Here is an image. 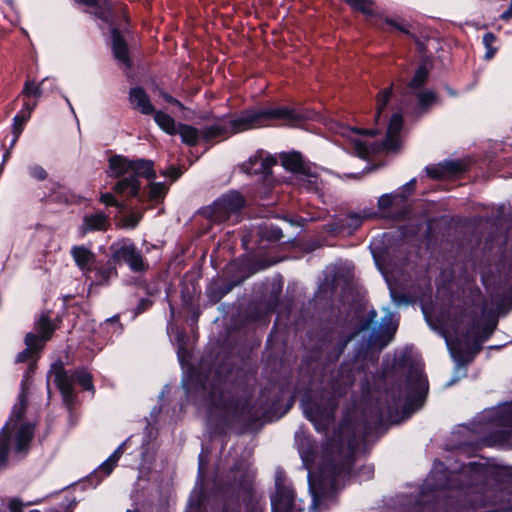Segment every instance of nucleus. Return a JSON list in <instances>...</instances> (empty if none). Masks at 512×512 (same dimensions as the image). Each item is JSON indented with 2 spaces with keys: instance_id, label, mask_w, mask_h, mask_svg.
I'll return each mask as SVG.
<instances>
[{
  "instance_id": "nucleus-44",
  "label": "nucleus",
  "mask_w": 512,
  "mask_h": 512,
  "mask_svg": "<svg viewBox=\"0 0 512 512\" xmlns=\"http://www.w3.org/2000/svg\"><path fill=\"white\" fill-rule=\"evenodd\" d=\"M100 201L106 206H114L120 209L124 208V204L120 203L111 193L101 194Z\"/></svg>"
},
{
  "instance_id": "nucleus-23",
  "label": "nucleus",
  "mask_w": 512,
  "mask_h": 512,
  "mask_svg": "<svg viewBox=\"0 0 512 512\" xmlns=\"http://www.w3.org/2000/svg\"><path fill=\"white\" fill-rule=\"evenodd\" d=\"M78 3L88 7H95L94 15L105 23L112 19L111 5L108 0H76Z\"/></svg>"
},
{
  "instance_id": "nucleus-50",
  "label": "nucleus",
  "mask_w": 512,
  "mask_h": 512,
  "mask_svg": "<svg viewBox=\"0 0 512 512\" xmlns=\"http://www.w3.org/2000/svg\"><path fill=\"white\" fill-rule=\"evenodd\" d=\"M102 274L105 279H109L110 277L115 276L117 274V271H116V268L109 267V268L105 269L104 271H102Z\"/></svg>"
},
{
  "instance_id": "nucleus-45",
  "label": "nucleus",
  "mask_w": 512,
  "mask_h": 512,
  "mask_svg": "<svg viewBox=\"0 0 512 512\" xmlns=\"http://www.w3.org/2000/svg\"><path fill=\"white\" fill-rule=\"evenodd\" d=\"M23 502L19 498H10L7 502L9 512H23Z\"/></svg>"
},
{
  "instance_id": "nucleus-10",
  "label": "nucleus",
  "mask_w": 512,
  "mask_h": 512,
  "mask_svg": "<svg viewBox=\"0 0 512 512\" xmlns=\"http://www.w3.org/2000/svg\"><path fill=\"white\" fill-rule=\"evenodd\" d=\"M60 390L65 403H71L74 400L73 384L77 382L84 390L94 392L92 375L84 368L74 370L71 374L65 370L61 362L52 365L49 372V378Z\"/></svg>"
},
{
  "instance_id": "nucleus-30",
  "label": "nucleus",
  "mask_w": 512,
  "mask_h": 512,
  "mask_svg": "<svg viewBox=\"0 0 512 512\" xmlns=\"http://www.w3.org/2000/svg\"><path fill=\"white\" fill-rule=\"evenodd\" d=\"M50 190L51 193L47 197L52 202L68 204L74 201V195L59 183H51Z\"/></svg>"
},
{
  "instance_id": "nucleus-28",
  "label": "nucleus",
  "mask_w": 512,
  "mask_h": 512,
  "mask_svg": "<svg viewBox=\"0 0 512 512\" xmlns=\"http://www.w3.org/2000/svg\"><path fill=\"white\" fill-rule=\"evenodd\" d=\"M35 329L40 334L38 335L41 339V346L51 337L55 330V327L48 316V314H42L35 323Z\"/></svg>"
},
{
  "instance_id": "nucleus-7",
  "label": "nucleus",
  "mask_w": 512,
  "mask_h": 512,
  "mask_svg": "<svg viewBox=\"0 0 512 512\" xmlns=\"http://www.w3.org/2000/svg\"><path fill=\"white\" fill-rule=\"evenodd\" d=\"M209 419L217 418L223 423L258 420L267 411L264 407L251 405L250 399L234 397L222 385L213 386L206 399Z\"/></svg>"
},
{
  "instance_id": "nucleus-15",
  "label": "nucleus",
  "mask_w": 512,
  "mask_h": 512,
  "mask_svg": "<svg viewBox=\"0 0 512 512\" xmlns=\"http://www.w3.org/2000/svg\"><path fill=\"white\" fill-rule=\"evenodd\" d=\"M415 181L411 180L406 183L401 189L380 196L378 199V208L380 211L385 213L386 215H392L393 211L396 209H400L404 206V203L408 197V195L414 189Z\"/></svg>"
},
{
  "instance_id": "nucleus-24",
  "label": "nucleus",
  "mask_w": 512,
  "mask_h": 512,
  "mask_svg": "<svg viewBox=\"0 0 512 512\" xmlns=\"http://www.w3.org/2000/svg\"><path fill=\"white\" fill-rule=\"evenodd\" d=\"M281 162L283 167L291 172H298L302 174H308L306 164L304 163L302 156L298 152H290L281 154Z\"/></svg>"
},
{
  "instance_id": "nucleus-52",
  "label": "nucleus",
  "mask_w": 512,
  "mask_h": 512,
  "mask_svg": "<svg viewBox=\"0 0 512 512\" xmlns=\"http://www.w3.org/2000/svg\"><path fill=\"white\" fill-rule=\"evenodd\" d=\"M408 401H409V402H413V401H415V402H416V408H415V409H412L411 411H409V412H408V415H411L412 413H414V412H415V410H416V409H418V408L421 406L422 402L419 404V402H418L416 399H412V398H411V397H409V396H408Z\"/></svg>"
},
{
  "instance_id": "nucleus-43",
  "label": "nucleus",
  "mask_w": 512,
  "mask_h": 512,
  "mask_svg": "<svg viewBox=\"0 0 512 512\" xmlns=\"http://www.w3.org/2000/svg\"><path fill=\"white\" fill-rule=\"evenodd\" d=\"M28 169L30 176L38 181H43L47 178V172L42 166L32 165Z\"/></svg>"
},
{
  "instance_id": "nucleus-6",
  "label": "nucleus",
  "mask_w": 512,
  "mask_h": 512,
  "mask_svg": "<svg viewBox=\"0 0 512 512\" xmlns=\"http://www.w3.org/2000/svg\"><path fill=\"white\" fill-rule=\"evenodd\" d=\"M319 368L320 349L315 346L302 359L296 386L304 416L313 424L317 432H320Z\"/></svg>"
},
{
  "instance_id": "nucleus-37",
  "label": "nucleus",
  "mask_w": 512,
  "mask_h": 512,
  "mask_svg": "<svg viewBox=\"0 0 512 512\" xmlns=\"http://www.w3.org/2000/svg\"><path fill=\"white\" fill-rule=\"evenodd\" d=\"M392 95V87L385 88L379 92L376 98V114H375V122L378 123L380 121L381 114L385 109L386 105L390 101Z\"/></svg>"
},
{
  "instance_id": "nucleus-58",
  "label": "nucleus",
  "mask_w": 512,
  "mask_h": 512,
  "mask_svg": "<svg viewBox=\"0 0 512 512\" xmlns=\"http://www.w3.org/2000/svg\"><path fill=\"white\" fill-rule=\"evenodd\" d=\"M382 274L384 275V277L386 278V282L389 283V279L388 277L386 276V274L382 271Z\"/></svg>"
},
{
  "instance_id": "nucleus-3",
  "label": "nucleus",
  "mask_w": 512,
  "mask_h": 512,
  "mask_svg": "<svg viewBox=\"0 0 512 512\" xmlns=\"http://www.w3.org/2000/svg\"><path fill=\"white\" fill-rule=\"evenodd\" d=\"M153 166L154 163L151 160H130L120 155L111 157L109 160L111 176L118 179L113 190L128 198L135 197L141 203L148 202L153 205L161 202L167 192L164 183L151 182L147 191L140 190L141 178L152 180L156 177Z\"/></svg>"
},
{
  "instance_id": "nucleus-27",
  "label": "nucleus",
  "mask_w": 512,
  "mask_h": 512,
  "mask_svg": "<svg viewBox=\"0 0 512 512\" xmlns=\"http://www.w3.org/2000/svg\"><path fill=\"white\" fill-rule=\"evenodd\" d=\"M177 134L180 135L182 142L189 146H195L201 138V130L188 124L179 123Z\"/></svg>"
},
{
  "instance_id": "nucleus-48",
  "label": "nucleus",
  "mask_w": 512,
  "mask_h": 512,
  "mask_svg": "<svg viewBox=\"0 0 512 512\" xmlns=\"http://www.w3.org/2000/svg\"><path fill=\"white\" fill-rule=\"evenodd\" d=\"M160 95L163 97V99L172 104V105H177L179 107H182V104L179 100H177L176 98L172 97L171 95H169L168 93L166 92H161Z\"/></svg>"
},
{
  "instance_id": "nucleus-46",
  "label": "nucleus",
  "mask_w": 512,
  "mask_h": 512,
  "mask_svg": "<svg viewBox=\"0 0 512 512\" xmlns=\"http://www.w3.org/2000/svg\"><path fill=\"white\" fill-rule=\"evenodd\" d=\"M28 120H18L16 121L15 120V117L13 118V134H14V139H13V143L17 141V139L19 138L22 130H23V127L24 125L26 124Z\"/></svg>"
},
{
  "instance_id": "nucleus-41",
  "label": "nucleus",
  "mask_w": 512,
  "mask_h": 512,
  "mask_svg": "<svg viewBox=\"0 0 512 512\" xmlns=\"http://www.w3.org/2000/svg\"><path fill=\"white\" fill-rule=\"evenodd\" d=\"M143 213L140 211H132L121 219L122 226L125 228H135L142 219Z\"/></svg>"
},
{
  "instance_id": "nucleus-35",
  "label": "nucleus",
  "mask_w": 512,
  "mask_h": 512,
  "mask_svg": "<svg viewBox=\"0 0 512 512\" xmlns=\"http://www.w3.org/2000/svg\"><path fill=\"white\" fill-rule=\"evenodd\" d=\"M261 239L269 242H277L283 238L282 230L274 225L263 224L259 227Z\"/></svg>"
},
{
  "instance_id": "nucleus-32",
  "label": "nucleus",
  "mask_w": 512,
  "mask_h": 512,
  "mask_svg": "<svg viewBox=\"0 0 512 512\" xmlns=\"http://www.w3.org/2000/svg\"><path fill=\"white\" fill-rule=\"evenodd\" d=\"M397 326L398 323L394 319V315L390 312H387L380 324L383 335L387 337V340L385 341V343L381 345V347L386 346L388 342L392 340V337L397 329Z\"/></svg>"
},
{
  "instance_id": "nucleus-47",
  "label": "nucleus",
  "mask_w": 512,
  "mask_h": 512,
  "mask_svg": "<svg viewBox=\"0 0 512 512\" xmlns=\"http://www.w3.org/2000/svg\"><path fill=\"white\" fill-rule=\"evenodd\" d=\"M247 512H263L265 508V503H262L259 500H251L247 503Z\"/></svg>"
},
{
  "instance_id": "nucleus-33",
  "label": "nucleus",
  "mask_w": 512,
  "mask_h": 512,
  "mask_svg": "<svg viewBox=\"0 0 512 512\" xmlns=\"http://www.w3.org/2000/svg\"><path fill=\"white\" fill-rule=\"evenodd\" d=\"M428 79V70L425 66H421L415 72L413 78L408 83V89L411 94H414L417 90H422L423 85Z\"/></svg>"
},
{
  "instance_id": "nucleus-31",
  "label": "nucleus",
  "mask_w": 512,
  "mask_h": 512,
  "mask_svg": "<svg viewBox=\"0 0 512 512\" xmlns=\"http://www.w3.org/2000/svg\"><path fill=\"white\" fill-rule=\"evenodd\" d=\"M123 453V444L120 445L111 455L110 457L103 462L98 469L95 471V474H101L106 477L111 474L114 467L116 466L118 460L120 459Z\"/></svg>"
},
{
  "instance_id": "nucleus-42",
  "label": "nucleus",
  "mask_w": 512,
  "mask_h": 512,
  "mask_svg": "<svg viewBox=\"0 0 512 512\" xmlns=\"http://www.w3.org/2000/svg\"><path fill=\"white\" fill-rule=\"evenodd\" d=\"M36 107V102L34 103H29V102H24L23 103V107L22 109L18 112V114L15 115V120L18 121V120H28L31 116V113L32 111L35 109Z\"/></svg>"
},
{
  "instance_id": "nucleus-38",
  "label": "nucleus",
  "mask_w": 512,
  "mask_h": 512,
  "mask_svg": "<svg viewBox=\"0 0 512 512\" xmlns=\"http://www.w3.org/2000/svg\"><path fill=\"white\" fill-rule=\"evenodd\" d=\"M232 289L231 284L218 285L212 284L207 290V296L213 303L219 302Z\"/></svg>"
},
{
  "instance_id": "nucleus-5",
  "label": "nucleus",
  "mask_w": 512,
  "mask_h": 512,
  "mask_svg": "<svg viewBox=\"0 0 512 512\" xmlns=\"http://www.w3.org/2000/svg\"><path fill=\"white\" fill-rule=\"evenodd\" d=\"M33 370L30 365L20 384L18 401L13 406L10 418L0 431V468L6 466L11 446L16 454H26L34 436V425L24 420L27 408L29 373Z\"/></svg>"
},
{
  "instance_id": "nucleus-12",
  "label": "nucleus",
  "mask_w": 512,
  "mask_h": 512,
  "mask_svg": "<svg viewBox=\"0 0 512 512\" xmlns=\"http://www.w3.org/2000/svg\"><path fill=\"white\" fill-rule=\"evenodd\" d=\"M244 205L245 199L242 194L231 190L214 201L209 209V217L211 221L216 223H222L230 219L233 222H237L239 213Z\"/></svg>"
},
{
  "instance_id": "nucleus-18",
  "label": "nucleus",
  "mask_w": 512,
  "mask_h": 512,
  "mask_svg": "<svg viewBox=\"0 0 512 512\" xmlns=\"http://www.w3.org/2000/svg\"><path fill=\"white\" fill-rule=\"evenodd\" d=\"M129 102L133 109L144 115H151L155 112L149 96L141 87L131 88L129 91Z\"/></svg>"
},
{
  "instance_id": "nucleus-4",
  "label": "nucleus",
  "mask_w": 512,
  "mask_h": 512,
  "mask_svg": "<svg viewBox=\"0 0 512 512\" xmlns=\"http://www.w3.org/2000/svg\"><path fill=\"white\" fill-rule=\"evenodd\" d=\"M358 444L350 425H343L322 448V507L332 501L337 492L335 477L345 472Z\"/></svg>"
},
{
  "instance_id": "nucleus-51",
  "label": "nucleus",
  "mask_w": 512,
  "mask_h": 512,
  "mask_svg": "<svg viewBox=\"0 0 512 512\" xmlns=\"http://www.w3.org/2000/svg\"><path fill=\"white\" fill-rule=\"evenodd\" d=\"M500 18L502 20H508L512 18V2L510 3L509 8L501 14Z\"/></svg>"
},
{
  "instance_id": "nucleus-13",
  "label": "nucleus",
  "mask_w": 512,
  "mask_h": 512,
  "mask_svg": "<svg viewBox=\"0 0 512 512\" xmlns=\"http://www.w3.org/2000/svg\"><path fill=\"white\" fill-rule=\"evenodd\" d=\"M275 487V494L271 497L272 512H302L303 509L295 505L294 491L290 486L277 478Z\"/></svg>"
},
{
  "instance_id": "nucleus-11",
  "label": "nucleus",
  "mask_w": 512,
  "mask_h": 512,
  "mask_svg": "<svg viewBox=\"0 0 512 512\" xmlns=\"http://www.w3.org/2000/svg\"><path fill=\"white\" fill-rule=\"evenodd\" d=\"M111 260L118 265L126 264L132 272H145L149 265L142 252L130 239H121L113 242L109 247Z\"/></svg>"
},
{
  "instance_id": "nucleus-8",
  "label": "nucleus",
  "mask_w": 512,
  "mask_h": 512,
  "mask_svg": "<svg viewBox=\"0 0 512 512\" xmlns=\"http://www.w3.org/2000/svg\"><path fill=\"white\" fill-rule=\"evenodd\" d=\"M403 126V118L400 114L395 113L391 116L386 138L381 143L375 140L374 130H359L345 128L342 135L348 141L350 148L355 154L363 159H367L372 155L381 151H396L401 146V129Z\"/></svg>"
},
{
  "instance_id": "nucleus-16",
  "label": "nucleus",
  "mask_w": 512,
  "mask_h": 512,
  "mask_svg": "<svg viewBox=\"0 0 512 512\" xmlns=\"http://www.w3.org/2000/svg\"><path fill=\"white\" fill-rule=\"evenodd\" d=\"M408 395L412 399H416L419 404L428 391V382L423 376V365L421 363L414 364L407 377Z\"/></svg>"
},
{
  "instance_id": "nucleus-26",
  "label": "nucleus",
  "mask_w": 512,
  "mask_h": 512,
  "mask_svg": "<svg viewBox=\"0 0 512 512\" xmlns=\"http://www.w3.org/2000/svg\"><path fill=\"white\" fill-rule=\"evenodd\" d=\"M275 157L271 155L264 156L263 152L249 159L250 169L255 173H261L267 175L270 172L272 166L276 164Z\"/></svg>"
},
{
  "instance_id": "nucleus-9",
  "label": "nucleus",
  "mask_w": 512,
  "mask_h": 512,
  "mask_svg": "<svg viewBox=\"0 0 512 512\" xmlns=\"http://www.w3.org/2000/svg\"><path fill=\"white\" fill-rule=\"evenodd\" d=\"M295 442L298 447L303 466L308 470V488L312 496V508L320 503V474L315 467L318 457L316 442L300 427L295 433Z\"/></svg>"
},
{
  "instance_id": "nucleus-53",
  "label": "nucleus",
  "mask_w": 512,
  "mask_h": 512,
  "mask_svg": "<svg viewBox=\"0 0 512 512\" xmlns=\"http://www.w3.org/2000/svg\"><path fill=\"white\" fill-rule=\"evenodd\" d=\"M408 401H409V402H413V401H415V402H416V408H415V409H412L411 411H409V412H408V415H411L412 413H414V412H415V410H416V409H418V408L421 406L422 402L419 404V402H418L416 399H412V398H411V397H409V396H408Z\"/></svg>"
},
{
  "instance_id": "nucleus-34",
  "label": "nucleus",
  "mask_w": 512,
  "mask_h": 512,
  "mask_svg": "<svg viewBox=\"0 0 512 512\" xmlns=\"http://www.w3.org/2000/svg\"><path fill=\"white\" fill-rule=\"evenodd\" d=\"M352 9L367 16L377 15V8L372 0H344Z\"/></svg>"
},
{
  "instance_id": "nucleus-40",
  "label": "nucleus",
  "mask_w": 512,
  "mask_h": 512,
  "mask_svg": "<svg viewBox=\"0 0 512 512\" xmlns=\"http://www.w3.org/2000/svg\"><path fill=\"white\" fill-rule=\"evenodd\" d=\"M496 40L497 38L493 33L488 32L483 35V45L486 49L484 58L486 60L492 59L497 52V48L494 47Z\"/></svg>"
},
{
  "instance_id": "nucleus-19",
  "label": "nucleus",
  "mask_w": 512,
  "mask_h": 512,
  "mask_svg": "<svg viewBox=\"0 0 512 512\" xmlns=\"http://www.w3.org/2000/svg\"><path fill=\"white\" fill-rule=\"evenodd\" d=\"M70 253L82 272L92 271L96 259L94 253L89 248L84 245H75L71 248Z\"/></svg>"
},
{
  "instance_id": "nucleus-20",
  "label": "nucleus",
  "mask_w": 512,
  "mask_h": 512,
  "mask_svg": "<svg viewBox=\"0 0 512 512\" xmlns=\"http://www.w3.org/2000/svg\"><path fill=\"white\" fill-rule=\"evenodd\" d=\"M109 216L101 211L85 214L83 217V233L91 231H105L109 228Z\"/></svg>"
},
{
  "instance_id": "nucleus-21",
  "label": "nucleus",
  "mask_w": 512,
  "mask_h": 512,
  "mask_svg": "<svg viewBox=\"0 0 512 512\" xmlns=\"http://www.w3.org/2000/svg\"><path fill=\"white\" fill-rule=\"evenodd\" d=\"M463 170V166L459 162L445 161L426 168L428 176L433 179H444L457 174Z\"/></svg>"
},
{
  "instance_id": "nucleus-1",
  "label": "nucleus",
  "mask_w": 512,
  "mask_h": 512,
  "mask_svg": "<svg viewBox=\"0 0 512 512\" xmlns=\"http://www.w3.org/2000/svg\"><path fill=\"white\" fill-rule=\"evenodd\" d=\"M427 322L434 330H439L444 337L446 346L455 362V375L448 383L451 385L456 380L466 375L465 366L475 353L481 349V345L496 328L497 321L494 317L487 319L482 328L473 322L470 315L458 314L456 309L441 314L436 323L425 315Z\"/></svg>"
},
{
  "instance_id": "nucleus-36",
  "label": "nucleus",
  "mask_w": 512,
  "mask_h": 512,
  "mask_svg": "<svg viewBox=\"0 0 512 512\" xmlns=\"http://www.w3.org/2000/svg\"><path fill=\"white\" fill-rule=\"evenodd\" d=\"M413 95H415L418 105L422 110L427 109L437 99V95L432 89L417 90Z\"/></svg>"
},
{
  "instance_id": "nucleus-29",
  "label": "nucleus",
  "mask_w": 512,
  "mask_h": 512,
  "mask_svg": "<svg viewBox=\"0 0 512 512\" xmlns=\"http://www.w3.org/2000/svg\"><path fill=\"white\" fill-rule=\"evenodd\" d=\"M154 120L157 125L169 135L177 134L178 124L170 115L162 111L154 112Z\"/></svg>"
},
{
  "instance_id": "nucleus-17",
  "label": "nucleus",
  "mask_w": 512,
  "mask_h": 512,
  "mask_svg": "<svg viewBox=\"0 0 512 512\" xmlns=\"http://www.w3.org/2000/svg\"><path fill=\"white\" fill-rule=\"evenodd\" d=\"M492 426L504 429L493 439L488 440L489 445L504 443L510 440V431L506 428H512V403L505 404L494 412Z\"/></svg>"
},
{
  "instance_id": "nucleus-14",
  "label": "nucleus",
  "mask_w": 512,
  "mask_h": 512,
  "mask_svg": "<svg viewBox=\"0 0 512 512\" xmlns=\"http://www.w3.org/2000/svg\"><path fill=\"white\" fill-rule=\"evenodd\" d=\"M322 232L325 231L329 235H338L345 232L346 229L354 230L362 223V217L358 214H350L342 217L332 215H322Z\"/></svg>"
},
{
  "instance_id": "nucleus-54",
  "label": "nucleus",
  "mask_w": 512,
  "mask_h": 512,
  "mask_svg": "<svg viewBox=\"0 0 512 512\" xmlns=\"http://www.w3.org/2000/svg\"><path fill=\"white\" fill-rule=\"evenodd\" d=\"M408 401H409V402H413V401H415V402H416V408H415V409H412L411 411H409V412H408V415H411L412 413H414V412H415V410H416V409H418V408L421 406L422 402L419 404V402H418L416 399H412V398H411V397H409V396H408Z\"/></svg>"
},
{
  "instance_id": "nucleus-22",
  "label": "nucleus",
  "mask_w": 512,
  "mask_h": 512,
  "mask_svg": "<svg viewBox=\"0 0 512 512\" xmlns=\"http://www.w3.org/2000/svg\"><path fill=\"white\" fill-rule=\"evenodd\" d=\"M112 50L114 57L125 66H130V57L127 44L119 30L115 27L111 29Z\"/></svg>"
},
{
  "instance_id": "nucleus-57",
  "label": "nucleus",
  "mask_w": 512,
  "mask_h": 512,
  "mask_svg": "<svg viewBox=\"0 0 512 512\" xmlns=\"http://www.w3.org/2000/svg\"><path fill=\"white\" fill-rule=\"evenodd\" d=\"M448 93H449L450 95H452V96H455V95H456V93H455L453 90H450V89H448Z\"/></svg>"
},
{
  "instance_id": "nucleus-49",
  "label": "nucleus",
  "mask_w": 512,
  "mask_h": 512,
  "mask_svg": "<svg viewBox=\"0 0 512 512\" xmlns=\"http://www.w3.org/2000/svg\"><path fill=\"white\" fill-rule=\"evenodd\" d=\"M386 23L395 27L396 29H398L399 31H401L403 33H408V30L403 25L396 23L394 20L386 19Z\"/></svg>"
},
{
  "instance_id": "nucleus-55",
  "label": "nucleus",
  "mask_w": 512,
  "mask_h": 512,
  "mask_svg": "<svg viewBox=\"0 0 512 512\" xmlns=\"http://www.w3.org/2000/svg\"><path fill=\"white\" fill-rule=\"evenodd\" d=\"M408 401H409V402H413V401H415V402H416V408H415V409H412L411 411H409V412H408V415H411L412 413H414V412H415V410H416V409H418V408L421 406L422 402L419 404V402H418L416 399H412V398H411V397H409V396H408Z\"/></svg>"
},
{
  "instance_id": "nucleus-2",
  "label": "nucleus",
  "mask_w": 512,
  "mask_h": 512,
  "mask_svg": "<svg viewBox=\"0 0 512 512\" xmlns=\"http://www.w3.org/2000/svg\"><path fill=\"white\" fill-rule=\"evenodd\" d=\"M308 112L288 106H270L264 108H250L241 111L232 118L223 117L215 123L205 126L201 130V138L205 141L232 134L256 129L279 123L281 125L298 127L309 119Z\"/></svg>"
},
{
  "instance_id": "nucleus-39",
  "label": "nucleus",
  "mask_w": 512,
  "mask_h": 512,
  "mask_svg": "<svg viewBox=\"0 0 512 512\" xmlns=\"http://www.w3.org/2000/svg\"><path fill=\"white\" fill-rule=\"evenodd\" d=\"M49 81L48 78L44 79L40 84H35L31 81H26L24 88L21 92V95L26 97H40L42 95L43 89L42 86Z\"/></svg>"
},
{
  "instance_id": "nucleus-56",
  "label": "nucleus",
  "mask_w": 512,
  "mask_h": 512,
  "mask_svg": "<svg viewBox=\"0 0 512 512\" xmlns=\"http://www.w3.org/2000/svg\"><path fill=\"white\" fill-rule=\"evenodd\" d=\"M66 102L68 103V105H69V107H70L71 111H72L73 113H75V112H74V109H73V107H72V105H71V103H70V100H68V99L66 98Z\"/></svg>"
},
{
  "instance_id": "nucleus-25",
  "label": "nucleus",
  "mask_w": 512,
  "mask_h": 512,
  "mask_svg": "<svg viewBox=\"0 0 512 512\" xmlns=\"http://www.w3.org/2000/svg\"><path fill=\"white\" fill-rule=\"evenodd\" d=\"M25 344L27 347L23 351L18 353L16 357V362L23 363L28 361L35 352L42 348L41 339L37 334L32 332L26 334Z\"/></svg>"
}]
</instances>
